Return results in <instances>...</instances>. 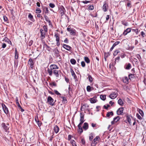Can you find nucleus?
Here are the masks:
<instances>
[{
	"mask_svg": "<svg viewBox=\"0 0 146 146\" xmlns=\"http://www.w3.org/2000/svg\"><path fill=\"white\" fill-rule=\"evenodd\" d=\"M94 133H91L90 134V136L89 137V140L90 141H92L93 138Z\"/></svg>",
	"mask_w": 146,
	"mask_h": 146,
	"instance_id": "nucleus-39",
	"label": "nucleus"
},
{
	"mask_svg": "<svg viewBox=\"0 0 146 146\" xmlns=\"http://www.w3.org/2000/svg\"><path fill=\"white\" fill-rule=\"evenodd\" d=\"M43 30L42 29H40V32L41 34L40 37L42 39H44L45 38L46 35V33H45L44 31L43 32Z\"/></svg>",
	"mask_w": 146,
	"mask_h": 146,
	"instance_id": "nucleus-10",
	"label": "nucleus"
},
{
	"mask_svg": "<svg viewBox=\"0 0 146 146\" xmlns=\"http://www.w3.org/2000/svg\"><path fill=\"white\" fill-rule=\"evenodd\" d=\"M106 95H101L100 96V99L103 100H104V101L106 100Z\"/></svg>",
	"mask_w": 146,
	"mask_h": 146,
	"instance_id": "nucleus-37",
	"label": "nucleus"
},
{
	"mask_svg": "<svg viewBox=\"0 0 146 146\" xmlns=\"http://www.w3.org/2000/svg\"><path fill=\"white\" fill-rule=\"evenodd\" d=\"M118 94L117 93L113 92L111 93L109 96V97L111 99H114L116 98Z\"/></svg>",
	"mask_w": 146,
	"mask_h": 146,
	"instance_id": "nucleus-11",
	"label": "nucleus"
},
{
	"mask_svg": "<svg viewBox=\"0 0 146 146\" xmlns=\"http://www.w3.org/2000/svg\"><path fill=\"white\" fill-rule=\"evenodd\" d=\"M89 125L88 123L87 122L84 123L82 128L85 130H87L88 128Z\"/></svg>",
	"mask_w": 146,
	"mask_h": 146,
	"instance_id": "nucleus-15",
	"label": "nucleus"
},
{
	"mask_svg": "<svg viewBox=\"0 0 146 146\" xmlns=\"http://www.w3.org/2000/svg\"><path fill=\"white\" fill-rule=\"evenodd\" d=\"M129 78L131 80H132L135 77V75L130 74L128 75Z\"/></svg>",
	"mask_w": 146,
	"mask_h": 146,
	"instance_id": "nucleus-25",
	"label": "nucleus"
},
{
	"mask_svg": "<svg viewBox=\"0 0 146 146\" xmlns=\"http://www.w3.org/2000/svg\"><path fill=\"white\" fill-rule=\"evenodd\" d=\"M54 36L56 38V41H60V38L59 35L58 33H55Z\"/></svg>",
	"mask_w": 146,
	"mask_h": 146,
	"instance_id": "nucleus-23",
	"label": "nucleus"
},
{
	"mask_svg": "<svg viewBox=\"0 0 146 146\" xmlns=\"http://www.w3.org/2000/svg\"><path fill=\"white\" fill-rule=\"evenodd\" d=\"M18 60H14V68H15V69H16L18 65Z\"/></svg>",
	"mask_w": 146,
	"mask_h": 146,
	"instance_id": "nucleus-32",
	"label": "nucleus"
},
{
	"mask_svg": "<svg viewBox=\"0 0 146 146\" xmlns=\"http://www.w3.org/2000/svg\"><path fill=\"white\" fill-rule=\"evenodd\" d=\"M53 99L50 96H48L47 98V102L50 105L53 106L54 105Z\"/></svg>",
	"mask_w": 146,
	"mask_h": 146,
	"instance_id": "nucleus-5",
	"label": "nucleus"
},
{
	"mask_svg": "<svg viewBox=\"0 0 146 146\" xmlns=\"http://www.w3.org/2000/svg\"><path fill=\"white\" fill-rule=\"evenodd\" d=\"M107 106H106V105H104L103 106V108H104L105 109L108 110V108L110 106L108 104H107Z\"/></svg>",
	"mask_w": 146,
	"mask_h": 146,
	"instance_id": "nucleus-53",
	"label": "nucleus"
},
{
	"mask_svg": "<svg viewBox=\"0 0 146 146\" xmlns=\"http://www.w3.org/2000/svg\"><path fill=\"white\" fill-rule=\"evenodd\" d=\"M131 31V28H129L124 30L123 33V34L124 36L126 35L128 33H130Z\"/></svg>",
	"mask_w": 146,
	"mask_h": 146,
	"instance_id": "nucleus-12",
	"label": "nucleus"
},
{
	"mask_svg": "<svg viewBox=\"0 0 146 146\" xmlns=\"http://www.w3.org/2000/svg\"><path fill=\"white\" fill-rule=\"evenodd\" d=\"M36 13H40L41 12V9L38 8H37L36 9Z\"/></svg>",
	"mask_w": 146,
	"mask_h": 146,
	"instance_id": "nucleus-50",
	"label": "nucleus"
},
{
	"mask_svg": "<svg viewBox=\"0 0 146 146\" xmlns=\"http://www.w3.org/2000/svg\"><path fill=\"white\" fill-rule=\"evenodd\" d=\"M3 40L5 41V42H7L8 44H9L11 45H12V43L11 42L7 37H5L3 39Z\"/></svg>",
	"mask_w": 146,
	"mask_h": 146,
	"instance_id": "nucleus-17",
	"label": "nucleus"
},
{
	"mask_svg": "<svg viewBox=\"0 0 146 146\" xmlns=\"http://www.w3.org/2000/svg\"><path fill=\"white\" fill-rule=\"evenodd\" d=\"M70 143L72 146H77L75 141L74 140H71Z\"/></svg>",
	"mask_w": 146,
	"mask_h": 146,
	"instance_id": "nucleus-35",
	"label": "nucleus"
},
{
	"mask_svg": "<svg viewBox=\"0 0 146 146\" xmlns=\"http://www.w3.org/2000/svg\"><path fill=\"white\" fill-rule=\"evenodd\" d=\"M49 6L50 7L53 8L55 7V5L54 3H50L49 4Z\"/></svg>",
	"mask_w": 146,
	"mask_h": 146,
	"instance_id": "nucleus-49",
	"label": "nucleus"
},
{
	"mask_svg": "<svg viewBox=\"0 0 146 146\" xmlns=\"http://www.w3.org/2000/svg\"><path fill=\"white\" fill-rule=\"evenodd\" d=\"M108 3L106 1H105L104 2V5L102 7V10L104 11H107L108 9Z\"/></svg>",
	"mask_w": 146,
	"mask_h": 146,
	"instance_id": "nucleus-8",
	"label": "nucleus"
},
{
	"mask_svg": "<svg viewBox=\"0 0 146 146\" xmlns=\"http://www.w3.org/2000/svg\"><path fill=\"white\" fill-rule=\"evenodd\" d=\"M100 137L98 136H97L94 139V141H98L99 139H100Z\"/></svg>",
	"mask_w": 146,
	"mask_h": 146,
	"instance_id": "nucleus-62",
	"label": "nucleus"
},
{
	"mask_svg": "<svg viewBox=\"0 0 146 146\" xmlns=\"http://www.w3.org/2000/svg\"><path fill=\"white\" fill-rule=\"evenodd\" d=\"M128 78L127 77H125L123 79V82L124 83L128 84Z\"/></svg>",
	"mask_w": 146,
	"mask_h": 146,
	"instance_id": "nucleus-33",
	"label": "nucleus"
},
{
	"mask_svg": "<svg viewBox=\"0 0 146 146\" xmlns=\"http://www.w3.org/2000/svg\"><path fill=\"white\" fill-rule=\"evenodd\" d=\"M67 31L69 32L71 35L75 36L76 35V31L74 29H71L70 28H67Z\"/></svg>",
	"mask_w": 146,
	"mask_h": 146,
	"instance_id": "nucleus-4",
	"label": "nucleus"
},
{
	"mask_svg": "<svg viewBox=\"0 0 146 146\" xmlns=\"http://www.w3.org/2000/svg\"><path fill=\"white\" fill-rule=\"evenodd\" d=\"M59 130V128L57 125H55L54 126V130L56 133H57L58 132Z\"/></svg>",
	"mask_w": 146,
	"mask_h": 146,
	"instance_id": "nucleus-21",
	"label": "nucleus"
},
{
	"mask_svg": "<svg viewBox=\"0 0 146 146\" xmlns=\"http://www.w3.org/2000/svg\"><path fill=\"white\" fill-rule=\"evenodd\" d=\"M126 117H127V119H126L127 121L128 122L129 124H130V123H131V118H130L129 116L128 115H127L126 116Z\"/></svg>",
	"mask_w": 146,
	"mask_h": 146,
	"instance_id": "nucleus-43",
	"label": "nucleus"
},
{
	"mask_svg": "<svg viewBox=\"0 0 146 146\" xmlns=\"http://www.w3.org/2000/svg\"><path fill=\"white\" fill-rule=\"evenodd\" d=\"M33 62V60L32 59L30 58L28 62V64H29L30 63Z\"/></svg>",
	"mask_w": 146,
	"mask_h": 146,
	"instance_id": "nucleus-55",
	"label": "nucleus"
},
{
	"mask_svg": "<svg viewBox=\"0 0 146 146\" xmlns=\"http://www.w3.org/2000/svg\"><path fill=\"white\" fill-rule=\"evenodd\" d=\"M62 45V47L68 51H70L72 49V47L68 45L65 44H63Z\"/></svg>",
	"mask_w": 146,
	"mask_h": 146,
	"instance_id": "nucleus-13",
	"label": "nucleus"
},
{
	"mask_svg": "<svg viewBox=\"0 0 146 146\" xmlns=\"http://www.w3.org/2000/svg\"><path fill=\"white\" fill-rule=\"evenodd\" d=\"M143 82L144 84L146 85V76L145 75H144V80Z\"/></svg>",
	"mask_w": 146,
	"mask_h": 146,
	"instance_id": "nucleus-60",
	"label": "nucleus"
},
{
	"mask_svg": "<svg viewBox=\"0 0 146 146\" xmlns=\"http://www.w3.org/2000/svg\"><path fill=\"white\" fill-rule=\"evenodd\" d=\"M4 113L6 114L9 113V111L8 108L3 103L1 104Z\"/></svg>",
	"mask_w": 146,
	"mask_h": 146,
	"instance_id": "nucleus-7",
	"label": "nucleus"
},
{
	"mask_svg": "<svg viewBox=\"0 0 146 146\" xmlns=\"http://www.w3.org/2000/svg\"><path fill=\"white\" fill-rule=\"evenodd\" d=\"M120 42L119 41H116L113 44V46L115 47L117 44H119L120 43Z\"/></svg>",
	"mask_w": 146,
	"mask_h": 146,
	"instance_id": "nucleus-56",
	"label": "nucleus"
},
{
	"mask_svg": "<svg viewBox=\"0 0 146 146\" xmlns=\"http://www.w3.org/2000/svg\"><path fill=\"white\" fill-rule=\"evenodd\" d=\"M59 97L62 99V101L63 104H66L67 102V99L66 97L61 96H60Z\"/></svg>",
	"mask_w": 146,
	"mask_h": 146,
	"instance_id": "nucleus-18",
	"label": "nucleus"
},
{
	"mask_svg": "<svg viewBox=\"0 0 146 146\" xmlns=\"http://www.w3.org/2000/svg\"><path fill=\"white\" fill-rule=\"evenodd\" d=\"M120 119V117L119 116H117L116 117L114 118L113 120L115 122H117L119 121Z\"/></svg>",
	"mask_w": 146,
	"mask_h": 146,
	"instance_id": "nucleus-36",
	"label": "nucleus"
},
{
	"mask_svg": "<svg viewBox=\"0 0 146 146\" xmlns=\"http://www.w3.org/2000/svg\"><path fill=\"white\" fill-rule=\"evenodd\" d=\"M59 51L58 49H57L56 51L55 52V54H56V57L57 58V57H58L60 56V55L59 53Z\"/></svg>",
	"mask_w": 146,
	"mask_h": 146,
	"instance_id": "nucleus-40",
	"label": "nucleus"
},
{
	"mask_svg": "<svg viewBox=\"0 0 146 146\" xmlns=\"http://www.w3.org/2000/svg\"><path fill=\"white\" fill-rule=\"evenodd\" d=\"M136 57H137V58L139 60V61H140V62H142V60H141L142 59L141 57V56H140V55L139 54H137L136 55Z\"/></svg>",
	"mask_w": 146,
	"mask_h": 146,
	"instance_id": "nucleus-38",
	"label": "nucleus"
},
{
	"mask_svg": "<svg viewBox=\"0 0 146 146\" xmlns=\"http://www.w3.org/2000/svg\"><path fill=\"white\" fill-rule=\"evenodd\" d=\"M124 67L125 69L126 70H129L131 67V64L129 63H128L127 64H126L125 65Z\"/></svg>",
	"mask_w": 146,
	"mask_h": 146,
	"instance_id": "nucleus-16",
	"label": "nucleus"
},
{
	"mask_svg": "<svg viewBox=\"0 0 146 146\" xmlns=\"http://www.w3.org/2000/svg\"><path fill=\"white\" fill-rule=\"evenodd\" d=\"M50 68H48L47 71L50 76L52 75V71L53 70H56L59 68L55 64H51L50 66Z\"/></svg>",
	"mask_w": 146,
	"mask_h": 146,
	"instance_id": "nucleus-1",
	"label": "nucleus"
},
{
	"mask_svg": "<svg viewBox=\"0 0 146 146\" xmlns=\"http://www.w3.org/2000/svg\"><path fill=\"white\" fill-rule=\"evenodd\" d=\"M113 111H110L107 112L106 114V117L110 118V115L113 116Z\"/></svg>",
	"mask_w": 146,
	"mask_h": 146,
	"instance_id": "nucleus-28",
	"label": "nucleus"
},
{
	"mask_svg": "<svg viewBox=\"0 0 146 146\" xmlns=\"http://www.w3.org/2000/svg\"><path fill=\"white\" fill-rule=\"evenodd\" d=\"M49 85L52 88L53 87V86L54 87H56L57 86V84L54 82L49 83Z\"/></svg>",
	"mask_w": 146,
	"mask_h": 146,
	"instance_id": "nucleus-31",
	"label": "nucleus"
},
{
	"mask_svg": "<svg viewBox=\"0 0 146 146\" xmlns=\"http://www.w3.org/2000/svg\"><path fill=\"white\" fill-rule=\"evenodd\" d=\"M28 17L30 20L33 22L35 21L34 19L33 18V16L30 13L29 14Z\"/></svg>",
	"mask_w": 146,
	"mask_h": 146,
	"instance_id": "nucleus-19",
	"label": "nucleus"
},
{
	"mask_svg": "<svg viewBox=\"0 0 146 146\" xmlns=\"http://www.w3.org/2000/svg\"><path fill=\"white\" fill-rule=\"evenodd\" d=\"M80 143L82 145H86L85 141L84 138L81 139Z\"/></svg>",
	"mask_w": 146,
	"mask_h": 146,
	"instance_id": "nucleus-41",
	"label": "nucleus"
},
{
	"mask_svg": "<svg viewBox=\"0 0 146 146\" xmlns=\"http://www.w3.org/2000/svg\"><path fill=\"white\" fill-rule=\"evenodd\" d=\"M43 28L44 29V31L45 32V33H47L48 31V28L47 27L46 25H44L43 26Z\"/></svg>",
	"mask_w": 146,
	"mask_h": 146,
	"instance_id": "nucleus-46",
	"label": "nucleus"
},
{
	"mask_svg": "<svg viewBox=\"0 0 146 146\" xmlns=\"http://www.w3.org/2000/svg\"><path fill=\"white\" fill-rule=\"evenodd\" d=\"M1 126L5 132H7L8 131L9 127L6 125L5 123L3 122L2 123Z\"/></svg>",
	"mask_w": 146,
	"mask_h": 146,
	"instance_id": "nucleus-6",
	"label": "nucleus"
},
{
	"mask_svg": "<svg viewBox=\"0 0 146 146\" xmlns=\"http://www.w3.org/2000/svg\"><path fill=\"white\" fill-rule=\"evenodd\" d=\"M44 17L45 20L47 22L48 20H49L48 17L46 15H44Z\"/></svg>",
	"mask_w": 146,
	"mask_h": 146,
	"instance_id": "nucleus-57",
	"label": "nucleus"
},
{
	"mask_svg": "<svg viewBox=\"0 0 146 146\" xmlns=\"http://www.w3.org/2000/svg\"><path fill=\"white\" fill-rule=\"evenodd\" d=\"M110 52H108V53H105L104 56H106V57L107 58L109 56H110Z\"/></svg>",
	"mask_w": 146,
	"mask_h": 146,
	"instance_id": "nucleus-54",
	"label": "nucleus"
},
{
	"mask_svg": "<svg viewBox=\"0 0 146 146\" xmlns=\"http://www.w3.org/2000/svg\"><path fill=\"white\" fill-rule=\"evenodd\" d=\"M70 72L71 73L72 75L74 77V78L75 79H76L77 78V76L75 74L74 70L72 68H70Z\"/></svg>",
	"mask_w": 146,
	"mask_h": 146,
	"instance_id": "nucleus-20",
	"label": "nucleus"
},
{
	"mask_svg": "<svg viewBox=\"0 0 146 146\" xmlns=\"http://www.w3.org/2000/svg\"><path fill=\"white\" fill-rule=\"evenodd\" d=\"M37 123L39 127H40L42 124L41 121H39V122H37Z\"/></svg>",
	"mask_w": 146,
	"mask_h": 146,
	"instance_id": "nucleus-63",
	"label": "nucleus"
},
{
	"mask_svg": "<svg viewBox=\"0 0 146 146\" xmlns=\"http://www.w3.org/2000/svg\"><path fill=\"white\" fill-rule=\"evenodd\" d=\"M3 18L4 21L5 22H7V23H8V19L6 15H4L3 16Z\"/></svg>",
	"mask_w": 146,
	"mask_h": 146,
	"instance_id": "nucleus-47",
	"label": "nucleus"
},
{
	"mask_svg": "<svg viewBox=\"0 0 146 146\" xmlns=\"http://www.w3.org/2000/svg\"><path fill=\"white\" fill-rule=\"evenodd\" d=\"M81 65L83 67H85V66L86 64H85V63L84 62V61H82L81 62Z\"/></svg>",
	"mask_w": 146,
	"mask_h": 146,
	"instance_id": "nucleus-59",
	"label": "nucleus"
},
{
	"mask_svg": "<svg viewBox=\"0 0 146 146\" xmlns=\"http://www.w3.org/2000/svg\"><path fill=\"white\" fill-rule=\"evenodd\" d=\"M58 10L60 13L61 15V18H63L62 16L64 14L66 11L64 6L62 5H60L58 7Z\"/></svg>",
	"mask_w": 146,
	"mask_h": 146,
	"instance_id": "nucleus-3",
	"label": "nucleus"
},
{
	"mask_svg": "<svg viewBox=\"0 0 146 146\" xmlns=\"http://www.w3.org/2000/svg\"><path fill=\"white\" fill-rule=\"evenodd\" d=\"M124 108L121 107L118 109L117 111V113L118 115H123Z\"/></svg>",
	"mask_w": 146,
	"mask_h": 146,
	"instance_id": "nucleus-9",
	"label": "nucleus"
},
{
	"mask_svg": "<svg viewBox=\"0 0 146 146\" xmlns=\"http://www.w3.org/2000/svg\"><path fill=\"white\" fill-rule=\"evenodd\" d=\"M96 98L95 97H94L92 98H90L89 100L91 103L93 104L96 102L97 101V100Z\"/></svg>",
	"mask_w": 146,
	"mask_h": 146,
	"instance_id": "nucleus-14",
	"label": "nucleus"
},
{
	"mask_svg": "<svg viewBox=\"0 0 146 146\" xmlns=\"http://www.w3.org/2000/svg\"><path fill=\"white\" fill-rule=\"evenodd\" d=\"M121 23L122 25L125 26H127L128 25V23L125 22V20H123L121 21Z\"/></svg>",
	"mask_w": 146,
	"mask_h": 146,
	"instance_id": "nucleus-45",
	"label": "nucleus"
},
{
	"mask_svg": "<svg viewBox=\"0 0 146 146\" xmlns=\"http://www.w3.org/2000/svg\"><path fill=\"white\" fill-rule=\"evenodd\" d=\"M94 88L93 87H91L90 86H88L86 88V90L88 92H90L92 90H94Z\"/></svg>",
	"mask_w": 146,
	"mask_h": 146,
	"instance_id": "nucleus-26",
	"label": "nucleus"
},
{
	"mask_svg": "<svg viewBox=\"0 0 146 146\" xmlns=\"http://www.w3.org/2000/svg\"><path fill=\"white\" fill-rule=\"evenodd\" d=\"M131 31L135 33L137 35L138 33V29H134L131 28Z\"/></svg>",
	"mask_w": 146,
	"mask_h": 146,
	"instance_id": "nucleus-44",
	"label": "nucleus"
},
{
	"mask_svg": "<svg viewBox=\"0 0 146 146\" xmlns=\"http://www.w3.org/2000/svg\"><path fill=\"white\" fill-rule=\"evenodd\" d=\"M70 62L73 65L75 64L76 63V60L74 58L71 59L70 60Z\"/></svg>",
	"mask_w": 146,
	"mask_h": 146,
	"instance_id": "nucleus-34",
	"label": "nucleus"
},
{
	"mask_svg": "<svg viewBox=\"0 0 146 146\" xmlns=\"http://www.w3.org/2000/svg\"><path fill=\"white\" fill-rule=\"evenodd\" d=\"M19 53L18 52L16 48H15V58L16 59H17L19 58Z\"/></svg>",
	"mask_w": 146,
	"mask_h": 146,
	"instance_id": "nucleus-22",
	"label": "nucleus"
},
{
	"mask_svg": "<svg viewBox=\"0 0 146 146\" xmlns=\"http://www.w3.org/2000/svg\"><path fill=\"white\" fill-rule=\"evenodd\" d=\"M53 74L54 76L57 78H61V74L63 75V74L60 70H53L52 74Z\"/></svg>",
	"mask_w": 146,
	"mask_h": 146,
	"instance_id": "nucleus-2",
	"label": "nucleus"
},
{
	"mask_svg": "<svg viewBox=\"0 0 146 146\" xmlns=\"http://www.w3.org/2000/svg\"><path fill=\"white\" fill-rule=\"evenodd\" d=\"M94 9V6L93 5H90L88 8V9L90 10H92Z\"/></svg>",
	"mask_w": 146,
	"mask_h": 146,
	"instance_id": "nucleus-52",
	"label": "nucleus"
},
{
	"mask_svg": "<svg viewBox=\"0 0 146 146\" xmlns=\"http://www.w3.org/2000/svg\"><path fill=\"white\" fill-rule=\"evenodd\" d=\"M118 103L121 106H123L124 103L122 101L121 99L120 98L119 99L118 101Z\"/></svg>",
	"mask_w": 146,
	"mask_h": 146,
	"instance_id": "nucleus-27",
	"label": "nucleus"
},
{
	"mask_svg": "<svg viewBox=\"0 0 146 146\" xmlns=\"http://www.w3.org/2000/svg\"><path fill=\"white\" fill-rule=\"evenodd\" d=\"M138 109L139 113L143 117L144 114L143 111L140 109Z\"/></svg>",
	"mask_w": 146,
	"mask_h": 146,
	"instance_id": "nucleus-42",
	"label": "nucleus"
},
{
	"mask_svg": "<svg viewBox=\"0 0 146 146\" xmlns=\"http://www.w3.org/2000/svg\"><path fill=\"white\" fill-rule=\"evenodd\" d=\"M88 78L90 82L91 83L92 82V78L90 75L88 74Z\"/></svg>",
	"mask_w": 146,
	"mask_h": 146,
	"instance_id": "nucleus-48",
	"label": "nucleus"
},
{
	"mask_svg": "<svg viewBox=\"0 0 146 146\" xmlns=\"http://www.w3.org/2000/svg\"><path fill=\"white\" fill-rule=\"evenodd\" d=\"M78 132H79L80 133V134L83 132V130L82 127H80L79 128H78Z\"/></svg>",
	"mask_w": 146,
	"mask_h": 146,
	"instance_id": "nucleus-61",
	"label": "nucleus"
},
{
	"mask_svg": "<svg viewBox=\"0 0 146 146\" xmlns=\"http://www.w3.org/2000/svg\"><path fill=\"white\" fill-rule=\"evenodd\" d=\"M20 140H19V142L20 143V144H24V142L25 141V138H21V137H20Z\"/></svg>",
	"mask_w": 146,
	"mask_h": 146,
	"instance_id": "nucleus-24",
	"label": "nucleus"
},
{
	"mask_svg": "<svg viewBox=\"0 0 146 146\" xmlns=\"http://www.w3.org/2000/svg\"><path fill=\"white\" fill-rule=\"evenodd\" d=\"M136 116L138 118L140 119L141 120L142 118L139 115V114L138 113L136 114Z\"/></svg>",
	"mask_w": 146,
	"mask_h": 146,
	"instance_id": "nucleus-58",
	"label": "nucleus"
},
{
	"mask_svg": "<svg viewBox=\"0 0 146 146\" xmlns=\"http://www.w3.org/2000/svg\"><path fill=\"white\" fill-rule=\"evenodd\" d=\"M54 92L55 93L56 95L59 96H61V94L60 93H59L57 90H54Z\"/></svg>",
	"mask_w": 146,
	"mask_h": 146,
	"instance_id": "nucleus-51",
	"label": "nucleus"
},
{
	"mask_svg": "<svg viewBox=\"0 0 146 146\" xmlns=\"http://www.w3.org/2000/svg\"><path fill=\"white\" fill-rule=\"evenodd\" d=\"M44 11H45V13L46 14H48L49 13V11L48 10V8L47 7H45L44 8Z\"/></svg>",
	"mask_w": 146,
	"mask_h": 146,
	"instance_id": "nucleus-30",
	"label": "nucleus"
},
{
	"mask_svg": "<svg viewBox=\"0 0 146 146\" xmlns=\"http://www.w3.org/2000/svg\"><path fill=\"white\" fill-rule=\"evenodd\" d=\"M64 42L66 43H68L69 42L68 39L67 38H66L64 40Z\"/></svg>",
	"mask_w": 146,
	"mask_h": 146,
	"instance_id": "nucleus-64",
	"label": "nucleus"
},
{
	"mask_svg": "<svg viewBox=\"0 0 146 146\" xmlns=\"http://www.w3.org/2000/svg\"><path fill=\"white\" fill-rule=\"evenodd\" d=\"M84 60L85 61L87 64H89L90 62V60L89 58L87 56L84 57Z\"/></svg>",
	"mask_w": 146,
	"mask_h": 146,
	"instance_id": "nucleus-29",
	"label": "nucleus"
}]
</instances>
